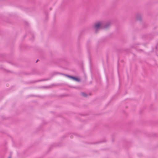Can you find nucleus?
<instances>
[{
    "label": "nucleus",
    "instance_id": "f257e3e1",
    "mask_svg": "<svg viewBox=\"0 0 158 158\" xmlns=\"http://www.w3.org/2000/svg\"><path fill=\"white\" fill-rule=\"evenodd\" d=\"M110 25V22L106 23L105 25L103 26V24L100 22H98L95 23L94 26V28L96 30H97L102 25L104 28H107Z\"/></svg>",
    "mask_w": 158,
    "mask_h": 158
},
{
    "label": "nucleus",
    "instance_id": "f03ea898",
    "mask_svg": "<svg viewBox=\"0 0 158 158\" xmlns=\"http://www.w3.org/2000/svg\"><path fill=\"white\" fill-rule=\"evenodd\" d=\"M66 76H67L68 77H69V78H70L72 79H73L74 80H78V79L77 78H76V77H73V76H69V75H66Z\"/></svg>",
    "mask_w": 158,
    "mask_h": 158
},
{
    "label": "nucleus",
    "instance_id": "7ed1b4c3",
    "mask_svg": "<svg viewBox=\"0 0 158 158\" xmlns=\"http://www.w3.org/2000/svg\"><path fill=\"white\" fill-rule=\"evenodd\" d=\"M136 19L138 20H141V16L140 15H138L136 16Z\"/></svg>",
    "mask_w": 158,
    "mask_h": 158
},
{
    "label": "nucleus",
    "instance_id": "20e7f679",
    "mask_svg": "<svg viewBox=\"0 0 158 158\" xmlns=\"http://www.w3.org/2000/svg\"><path fill=\"white\" fill-rule=\"evenodd\" d=\"M81 94H82V95L85 97H87V95L86 94H85V93H82Z\"/></svg>",
    "mask_w": 158,
    "mask_h": 158
},
{
    "label": "nucleus",
    "instance_id": "39448f33",
    "mask_svg": "<svg viewBox=\"0 0 158 158\" xmlns=\"http://www.w3.org/2000/svg\"><path fill=\"white\" fill-rule=\"evenodd\" d=\"M38 61V60H36V62H37Z\"/></svg>",
    "mask_w": 158,
    "mask_h": 158
},
{
    "label": "nucleus",
    "instance_id": "423d86ee",
    "mask_svg": "<svg viewBox=\"0 0 158 158\" xmlns=\"http://www.w3.org/2000/svg\"><path fill=\"white\" fill-rule=\"evenodd\" d=\"M8 158H11V157L10 156V157H9Z\"/></svg>",
    "mask_w": 158,
    "mask_h": 158
}]
</instances>
